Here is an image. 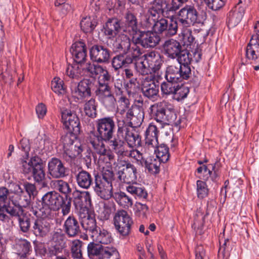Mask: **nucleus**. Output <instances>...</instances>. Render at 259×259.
Masks as SVG:
<instances>
[{
	"label": "nucleus",
	"mask_w": 259,
	"mask_h": 259,
	"mask_svg": "<svg viewBox=\"0 0 259 259\" xmlns=\"http://www.w3.org/2000/svg\"><path fill=\"white\" fill-rule=\"evenodd\" d=\"M115 127L113 117H106L98 120L97 128L98 135L91 133L87 139L88 143L91 145L94 153L101 155L106 154V149L103 141L108 142L110 147V142L114 137Z\"/></svg>",
	"instance_id": "obj_1"
},
{
	"label": "nucleus",
	"mask_w": 259,
	"mask_h": 259,
	"mask_svg": "<svg viewBox=\"0 0 259 259\" xmlns=\"http://www.w3.org/2000/svg\"><path fill=\"white\" fill-rule=\"evenodd\" d=\"M41 207L39 209L40 216L53 218L55 211L61 208L63 215H66L70 212L71 199L63 197L55 191L46 193L41 198Z\"/></svg>",
	"instance_id": "obj_2"
},
{
	"label": "nucleus",
	"mask_w": 259,
	"mask_h": 259,
	"mask_svg": "<svg viewBox=\"0 0 259 259\" xmlns=\"http://www.w3.org/2000/svg\"><path fill=\"white\" fill-rule=\"evenodd\" d=\"M114 180V173L111 169L104 170L101 175L95 174L92 186L96 194L104 200L110 199L113 196L112 183Z\"/></svg>",
	"instance_id": "obj_3"
},
{
	"label": "nucleus",
	"mask_w": 259,
	"mask_h": 259,
	"mask_svg": "<svg viewBox=\"0 0 259 259\" xmlns=\"http://www.w3.org/2000/svg\"><path fill=\"white\" fill-rule=\"evenodd\" d=\"M152 110H154V118L156 122L159 123L161 127L164 124H170L180 129L181 122L180 118L177 119V115L174 109L170 108L168 103L162 101L158 102L151 106Z\"/></svg>",
	"instance_id": "obj_4"
},
{
	"label": "nucleus",
	"mask_w": 259,
	"mask_h": 259,
	"mask_svg": "<svg viewBox=\"0 0 259 259\" xmlns=\"http://www.w3.org/2000/svg\"><path fill=\"white\" fill-rule=\"evenodd\" d=\"M158 131L157 125L150 123L145 132V145L149 148H153L156 158L162 163L166 162L169 158V148L165 144L158 146Z\"/></svg>",
	"instance_id": "obj_5"
},
{
	"label": "nucleus",
	"mask_w": 259,
	"mask_h": 259,
	"mask_svg": "<svg viewBox=\"0 0 259 259\" xmlns=\"http://www.w3.org/2000/svg\"><path fill=\"white\" fill-rule=\"evenodd\" d=\"M115 168L117 170V178L121 183L129 184L136 182L137 169L130 161L118 158Z\"/></svg>",
	"instance_id": "obj_6"
},
{
	"label": "nucleus",
	"mask_w": 259,
	"mask_h": 259,
	"mask_svg": "<svg viewBox=\"0 0 259 259\" xmlns=\"http://www.w3.org/2000/svg\"><path fill=\"white\" fill-rule=\"evenodd\" d=\"M87 251L90 258L96 256L99 259H119V254L116 248L109 246H104L94 242L88 244Z\"/></svg>",
	"instance_id": "obj_7"
},
{
	"label": "nucleus",
	"mask_w": 259,
	"mask_h": 259,
	"mask_svg": "<svg viewBox=\"0 0 259 259\" xmlns=\"http://www.w3.org/2000/svg\"><path fill=\"white\" fill-rule=\"evenodd\" d=\"M133 36L134 45L141 46L143 48H154L159 45L161 38L153 30H139Z\"/></svg>",
	"instance_id": "obj_8"
},
{
	"label": "nucleus",
	"mask_w": 259,
	"mask_h": 259,
	"mask_svg": "<svg viewBox=\"0 0 259 259\" xmlns=\"http://www.w3.org/2000/svg\"><path fill=\"white\" fill-rule=\"evenodd\" d=\"M142 54V49L139 46L134 45L132 53H121L114 57L112 61V66L116 70L122 67H127L132 64L134 60H137Z\"/></svg>",
	"instance_id": "obj_9"
},
{
	"label": "nucleus",
	"mask_w": 259,
	"mask_h": 259,
	"mask_svg": "<svg viewBox=\"0 0 259 259\" xmlns=\"http://www.w3.org/2000/svg\"><path fill=\"white\" fill-rule=\"evenodd\" d=\"M113 222L116 230L121 235L126 236L129 235L133 222L126 211L118 210L115 213Z\"/></svg>",
	"instance_id": "obj_10"
},
{
	"label": "nucleus",
	"mask_w": 259,
	"mask_h": 259,
	"mask_svg": "<svg viewBox=\"0 0 259 259\" xmlns=\"http://www.w3.org/2000/svg\"><path fill=\"white\" fill-rule=\"evenodd\" d=\"M117 125L116 134L110 142V148L113 152L122 147H125L124 137L131 131L129 122L126 123L123 119H117Z\"/></svg>",
	"instance_id": "obj_11"
},
{
	"label": "nucleus",
	"mask_w": 259,
	"mask_h": 259,
	"mask_svg": "<svg viewBox=\"0 0 259 259\" xmlns=\"http://www.w3.org/2000/svg\"><path fill=\"white\" fill-rule=\"evenodd\" d=\"M155 75L146 77L142 83L141 91L143 96L149 100L155 101L159 97V85L155 81Z\"/></svg>",
	"instance_id": "obj_12"
},
{
	"label": "nucleus",
	"mask_w": 259,
	"mask_h": 259,
	"mask_svg": "<svg viewBox=\"0 0 259 259\" xmlns=\"http://www.w3.org/2000/svg\"><path fill=\"white\" fill-rule=\"evenodd\" d=\"M49 217L40 216L34 222L32 231L35 236L38 238H44L48 236L51 231L52 224Z\"/></svg>",
	"instance_id": "obj_13"
},
{
	"label": "nucleus",
	"mask_w": 259,
	"mask_h": 259,
	"mask_svg": "<svg viewBox=\"0 0 259 259\" xmlns=\"http://www.w3.org/2000/svg\"><path fill=\"white\" fill-rule=\"evenodd\" d=\"M180 22L184 25H194L200 23L201 20L194 6L186 5L179 12Z\"/></svg>",
	"instance_id": "obj_14"
},
{
	"label": "nucleus",
	"mask_w": 259,
	"mask_h": 259,
	"mask_svg": "<svg viewBox=\"0 0 259 259\" xmlns=\"http://www.w3.org/2000/svg\"><path fill=\"white\" fill-rule=\"evenodd\" d=\"M111 88L109 84H98V88L95 91L96 95L107 108L113 107L116 102Z\"/></svg>",
	"instance_id": "obj_15"
},
{
	"label": "nucleus",
	"mask_w": 259,
	"mask_h": 259,
	"mask_svg": "<svg viewBox=\"0 0 259 259\" xmlns=\"http://www.w3.org/2000/svg\"><path fill=\"white\" fill-rule=\"evenodd\" d=\"M61 116L62 122L65 128L74 135L79 134L80 121L75 113L70 110L65 109L61 111Z\"/></svg>",
	"instance_id": "obj_16"
},
{
	"label": "nucleus",
	"mask_w": 259,
	"mask_h": 259,
	"mask_svg": "<svg viewBox=\"0 0 259 259\" xmlns=\"http://www.w3.org/2000/svg\"><path fill=\"white\" fill-rule=\"evenodd\" d=\"M179 63L168 65L166 69L165 78L167 81L174 83L181 82L184 79H188L191 74L187 72L184 74V70Z\"/></svg>",
	"instance_id": "obj_17"
},
{
	"label": "nucleus",
	"mask_w": 259,
	"mask_h": 259,
	"mask_svg": "<svg viewBox=\"0 0 259 259\" xmlns=\"http://www.w3.org/2000/svg\"><path fill=\"white\" fill-rule=\"evenodd\" d=\"M48 168L49 175L54 179H62L67 177L68 175V168L58 158H51L48 162Z\"/></svg>",
	"instance_id": "obj_18"
},
{
	"label": "nucleus",
	"mask_w": 259,
	"mask_h": 259,
	"mask_svg": "<svg viewBox=\"0 0 259 259\" xmlns=\"http://www.w3.org/2000/svg\"><path fill=\"white\" fill-rule=\"evenodd\" d=\"M245 56L246 59L242 60L241 64L246 65L251 62H248V60L255 61L259 60V36L256 34L252 35L250 41L246 48Z\"/></svg>",
	"instance_id": "obj_19"
},
{
	"label": "nucleus",
	"mask_w": 259,
	"mask_h": 259,
	"mask_svg": "<svg viewBox=\"0 0 259 259\" xmlns=\"http://www.w3.org/2000/svg\"><path fill=\"white\" fill-rule=\"evenodd\" d=\"M110 53L107 47L102 45H94L90 50L91 59L98 63H107L110 57Z\"/></svg>",
	"instance_id": "obj_20"
},
{
	"label": "nucleus",
	"mask_w": 259,
	"mask_h": 259,
	"mask_svg": "<svg viewBox=\"0 0 259 259\" xmlns=\"http://www.w3.org/2000/svg\"><path fill=\"white\" fill-rule=\"evenodd\" d=\"M62 227L64 233L69 238H75L81 233L80 223L72 215H69L65 220Z\"/></svg>",
	"instance_id": "obj_21"
},
{
	"label": "nucleus",
	"mask_w": 259,
	"mask_h": 259,
	"mask_svg": "<svg viewBox=\"0 0 259 259\" xmlns=\"http://www.w3.org/2000/svg\"><path fill=\"white\" fill-rule=\"evenodd\" d=\"M15 192L12 196H9V199L13 204L19 208L26 207L30 203V197L21 188L19 185H15Z\"/></svg>",
	"instance_id": "obj_22"
},
{
	"label": "nucleus",
	"mask_w": 259,
	"mask_h": 259,
	"mask_svg": "<svg viewBox=\"0 0 259 259\" xmlns=\"http://www.w3.org/2000/svg\"><path fill=\"white\" fill-rule=\"evenodd\" d=\"M126 117L130 120L132 127H139L144 120V112L140 106H133L126 113Z\"/></svg>",
	"instance_id": "obj_23"
},
{
	"label": "nucleus",
	"mask_w": 259,
	"mask_h": 259,
	"mask_svg": "<svg viewBox=\"0 0 259 259\" xmlns=\"http://www.w3.org/2000/svg\"><path fill=\"white\" fill-rule=\"evenodd\" d=\"M104 34L108 39H113L121 31V22L117 18L108 19L103 26Z\"/></svg>",
	"instance_id": "obj_24"
},
{
	"label": "nucleus",
	"mask_w": 259,
	"mask_h": 259,
	"mask_svg": "<svg viewBox=\"0 0 259 259\" xmlns=\"http://www.w3.org/2000/svg\"><path fill=\"white\" fill-rule=\"evenodd\" d=\"M70 52L75 63L83 64L87 60V51L85 44L83 41H77L73 44Z\"/></svg>",
	"instance_id": "obj_25"
},
{
	"label": "nucleus",
	"mask_w": 259,
	"mask_h": 259,
	"mask_svg": "<svg viewBox=\"0 0 259 259\" xmlns=\"http://www.w3.org/2000/svg\"><path fill=\"white\" fill-rule=\"evenodd\" d=\"M31 162L33 163L31 173L34 181L38 184L43 182L45 180L46 173L42 159L38 156H34Z\"/></svg>",
	"instance_id": "obj_26"
},
{
	"label": "nucleus",
	"mask_w": 259,
	"mask_h": 259,
	"mask_svg": "<svg viewBox=\"0 0 259 259\" xmlns=\"http://www.w3.org/2000/svg\"><path fill=\"white\" fill-rule=\"evenodd\" d=\"M162 47L165 54L168 58L171 59H176L183 49L181 43L172 38L166 40L163 44Z\"/></svg>",
	"instance_id": "obj_27"
},
{
	"label": "nucleus",
	"mask_w": 259,
	"mask_h": 259,
	"mask_svg": "<svg viewBox=\"0 0 259 259\" xmlns=\"http://www.w3.org/2000/svg\"><path fill=\"white\" fill-rule=\"evenodd\" d=\"M114 152L117 155L118 158L123 157H131L135 159L142 166H144V162L145 158L147 157L146 155L141 153L138 150H128L126 145L125 147H122L119 149L115 150Z\"/></svg>",
	"instance_id": "obj_28"
},
{
	"label": "nucleus",
	"mask_w": 259,
	"mask_h": 259,
	"mask_svg": "<svg viewBox=\"0 0 259 259\" xmlns=\"http://www.w3.org/2000/svg\"><path fill=\"white\" fill-rule=\"evenodd\" d=\"M92 82L89 79L80 81L73 92L74 96L78 100H83L86 97L91 96Z\"/></svg>",
	"instance_id": "obj_29"
},
{
	"label": "nucleus",
	"mask_w": 259,
	"mask_h": 259,
	"mask_svg": "<svg viewBox=\"0 0 259 259\" xmlns=\"http://www.w3.org/2000/svg\"><path fill=\"white\" fill-rule=\"evenodd\" d=\"M177 62L175 63H179L184 70V74L187 72L191 74V69L190 65L193 61L192 55L186 49H182L181 53L177 57Z\"/></svg>",
	"instance_id": "obj_30"
},
{
	"label": "nucleus",
	"mask_w": 259,
	"mask_h": 259,
	"mask_svg": "<svg viewBox=\"0 0 259 259\" xmlns=\"http://www.w3.org/2000/svg\"><path fill=\"white\" fill-rule=\"evenodd\" d=\"M133 47L134 45L131 47V40L126 35H120L116 39L115 48L117 51L128 54L132 53Z\"/></svg>",
	"instance_id": "obj_31"
},
{
	"label": "nucleus",
	"mask_w": 259,
	"mask_h": 259,
	"mask_svg": "<svg viewBox=\"0 0 259 259\" xmlns=\"http://www.w3.org/2000/svg\"><path fill=\"white\" fill-rule=\"evenodd\" d=\"M143 57L147 60L153 74L160 69L162 64V60L160 55L155 51L148 52L144 54Z\"/></svg>",
	"instance_id": "obj_32"
},
{
	"label": "nucleus",
	"mask_w": 259,
	"mask_h": 259,
	"mask_svg": "<svg viewBox=\"0 0 259 259\" xmlns=\"http://www.w3.org/2000/svg\"><path fill=\"white\" fill-rule=\"evenodd\" d=\"M72 197H70L71 202L73 201L76 209L83 207L84 201L91 200L90 193L88 191H80L75 190L72 192Z\"/></svg>",
	"instance_id": "obj_33"
},
{
	"label": "nucleus",
	"mask_w": 259,
	"mask_h": 259,
	"mask_svg": "<svg viewBox=\"0 0 259 259\" xmlns=\"http://www.w3.org/2000/svg\"><path fill=\"white\" fill-rule=\"evenodd\" d=\"M78 185L83 189H88L94 183V178L91 175L84 170H81L75 176Z\"/></svg>",
	"instance_id": "obj_34"
},
{
	"label": "nucleus",
	"mask_w": 259,
	"mask_h": 259,
	"mask_svg": "<svg viewBox=\"0 0 259 259\" xmlns=\"http://www.w3.org/2000/svg\"><path fill=\"white\" fill-rule=\"evenodd\" d=\"M80 224L83 229L91 233L92 234L97 229L96 220L95 217L92 216L87 212V214H83V216L80 215Z\"/></svg>",
	"instance_id": "obj_35"
},
{
	"label": "nucleus",
	"mask_w": 259,
	"mask_h": 259,
	"mask_svg": "<svg viewBox=\"0 0 259 259\" xmlns=\"http://www.w3.org/2000/svg\"><path fill=\"white\" fill-rule=\"evenodd\" d=\"M15 248L17 254L20 257L25 258L31 251V245L30 242L27 240L21 239L16 241Z\"/></svg>",
	"instance_id": "obj_36"
},
{
	"label": "nucleus",
	"mask_w": 259,
	"mask_h": 259,
	"mask_svg": "<svg viewBox=\"0 0 259 259\" xmlns=\"http://www.w3.org/2000/svg\"><path fill=\"white\" fill-rule=\"evenodd\" d=\"M125 25L128 31L134 35L138 33L140 29L138 28V20L136 15L131 11H127L125 15Z\"/></svg>",
	"instance_id": "obj_37"
},
{
	"label": "nucleus",
	"mask_w": 259,
	"mask_h": 259,
	"mask_svg": "<svg viewBox=\"0 0 259 259\" xmlns=\"http://www.w3.org/2000/svg\"><path fill=\"white\" fill-rule=\"evenodd\" d=\"M92 237L94 241L101 244H108L112 240L110 234L106 230L100 228L96 229Z\"/></svg>",
	"instance_id": "obj_38"
},
{
	"label": "nucleus",
	"mask_w": 259,
	"mask_h": 259,
	"mask_svg": "<svg viewBox=\"0 0 259 259\" xmlns=\"http://www.w3.org/2000/svg\"><path fill=\"white\" fill-rule=\"evenodd\" d=\"M162 162L157 158L151 156H147L144 162V166L152 174H156L159 172L160 165Z\"/></svg>",
	"instance_id": "obj_39"
},
{
	"label": "nucleus",
	"mask_w": 259,
	"mask_h": 259,
	"mask_svg": "<svg viewBox=\"0 0 259 259\" xmlns=\"http://www.w3.org/2000/svg\"><path fill=\"white\" fill-rule=\"evenodd\" d=\"M82 151L81 146L72 145L63 148L62 156L67 161H71Z\"/></svg>",
	"instance_id": "obj_40"
},
{
	"label": "nucleus",
	"mask_w": 259,
	"mask_h": 259,
	"mask_svg": "<svg viewBox=\"0 0 259 259\" xmlns=\"http://www.w3.org/2000/svg\"><path fill=\"white\" fill-rule=\"evenodd\" d=\"M124 142L127 143L130 147L133 148L141 146V137L138 132L135 130H131L124 137Z\"/></svg>",
	"instance_id": "obj_41"
},
{
	"label": "nucleus",
	"mask_w": 259,
	"mask_h": 259,
	"mask_svg": "<svg viewBox=\"0 0 259 259\" xmlns=\"http://www.w3.org/2000/svg\"><path fill=\"white\" fill-rule=\"evenodd\" d=\"M126 190L135 197H138L139 198L145 199L148 195L145 189L140 184L135 182L126 187Z\"/></svg>",
	"instance_id": "obj_42"
},
{
	"label": "nucleus",
	"mask_w": 259,
	"mask_h": 259,
	"mask_svg": "<svg viewBox=\"0 0 259 259\" xmlns=\"http://www.w3.org/2000/svg\"><path fill=\"white\" fill-rule=\"evenodd\" d=\"M119 205L124 208H128L133 205V200L124 192L120 191L113 193L112 197Z\"/></svg>",
	"instance_id": "obj_43"
},
{
	"label": "nucleus",
	"mask_w": 259,
	"mask_h": 259,
	"mask_svg": "<svg viewBox=\"0 0 259 259\" xmlns=\"http://www.w3.org/2000/svg\"><path fill=\"white\" fill-rule=\"evenodd\" d=\"M52 183L55 189L59 191L62 194L65 195L64 197L70 198L69 194L71 193L72 189L69 184L62 180H57L52 181Z\"/></svg>",
	"instance_id": "obj_44"
},
{
	"label": "nucleus",
	"mask_w": 259,
	"mask_h": 259,
	"mask_svg": "<svg viewBox=\"0 0 259 259\" xmlns=\"http://www.w3.org/2000/svg\"><path fill=\"white\" fill-rule=\"evenodd\" d=\"M178 30V24L176 19L168 18L167 25L165 27L163 34L167 37H172L177 33Z\"/></svg>",
	"instance_id": "obj_45"
},
{
	"label": "nucleus",
	"mask_w": 259,
	"mask_h": 259,
	"mask_svg": "<svg viewBox=\"0 0 259 259\" xmlns=\"http://www.w3.org/2000/svg\"><path fill=\"white\" fill-rule=\"evenodd\" d=\"M20 230L24 233H28L31 227L30 214L27 215L24 213L18 219Z\"/></svg>",
	"instance_id": "obj_46"
},
{
	"label": "nucleus",
	"mask_w": 259,
	"mask_h": 259,
	"mask_svg": "<svg viewBox=\"0 0 259 259\" xmlns=\"http://www.w3.org/2000/svg\"><path fill=\"white\" fill-rule=\"evenodd\" d=\"M96 25L97 22L92 20L90 17L82 18L80 23L81 29L84 33L92 32Z\"/></svg>",
	"instance_id": "obj_47"
},
{
	"label": "nucleus",
	"mask_w": 259,
	"mask_h": 259,
	"mask_svg": "<svg viewBox=\"0 0 259 259\" xmlns=\"http://www.w3.org/2000/svg\"><path fill=\"white\" fill-rule=\"evenodd\" d=\"M126 89L129 96L136 94L141 90L140 84L137 78L129 80L126 84Z\"/></svg>",
	"instance_id": "obj_48"
},
{
	"label": "nucleus",
	"mask_w": 259,
	"mask_h": 259,
	"mask_svg": "<svg viewBox=\"0 0 259 259\" xmlns=\"http://www.w3.org/2000/svg\"><path fill=\"white\" fill-rule=\"evenodd\" d=\"M52 90L58 95H63L66 92L64 81L59 77H55L51 82Z\"/></svg>",
	"instance_id": "obj_49"
},
{
	"label": "nucleus",
	"mask_w": 259,
	"mask_h": 259,
	"mask_svg": "<svg viewBox=\"0 0 259 259\" xmlns=\"http://www.w3.org/2000/svg\"><path fill=\"white\" fill-rule=\"evenodd\" d=\"M82 244V242L78 239L74 240L72 241L71 253L74 258L78 259L82 258V253L81 249Z\"/></svg>",
	"instance_id": "obj_50"
},
{
	"label": "nucleus",
	"mask_w": 259,
	"mask_h": 259,
	"mask_svg": "<svg viewBox=\"0 0 259 259\" xmlns=\"http://www.w3.org/2000/svg\"><path fill=\"white\" fill-rule=\"evenodd\" d=\"M84 111L87 115L90 117H95L97 115V104L94 99H91L84 106Z\"/></svg>",
	"instance_id": "obj_51"
},
{
	"label": "nucleus",
	"mask_w": 259,
	"mask_h": 259,
	"mask_svg": "<svg viewBox=\"0 0 259 259\" xmlns=\"http://www.w3.org/2000/svg\"><path fill=\"white\" fill-rule=\"evenodd\" d=\"M168 18L161 17L158 19L153 24L151 25L150 28H152L153 30L156 32L158 35L163 34L165 27L167 25V20Z\"/></svg>",
	"instance_id": "obj_52"
},
{
	"label": "nucleus",
	"mask_w": 259,
	"mask_h": 259,
	"mask_svg": "<svg viewBox=\"0 0 259 259\" xmlns=\"http://www.w3.org/2000/svg\"><path fill=\"white\" fill-rule=\"evenodd\" d=\"M179 83L164 81L161 84V90L163 94L166 95L174 94L176 92Z\"/></svg>",
	"instance_id": "obj_53"
},
{
	"label": "nucleus",
	"mask_w": 259,
	"mask_h": 259,
	"mask_svg": "<svg viewBox=\"0 0 259 259\" xmlns=\"http://www.w3.org/2000/svg\"><path fill=\"white\" fill-rule=\"evenodd\" d=\"M148 17L146 18V22L147 24L146 28H149L151 27V25L153 24L158 19H159L161 17H160L159 13L156 12L154 9L150 8L148 11Z\"/></svg>",
	"instance_id": "obj_54"
},
{
	"label": "nucleus",
	"mask_w": 259,
	"mask_h": 259,
	"mask_svg": "<svg viewBox=\"0 0 259 259\" xmlns=\"http://www.w3.org/2000/svg\"><path fill=\"white\" fill-rule=\"evenodd\" d=\"M98 75H100L98 77V84H109L110 82L111 81L112 77L106 69L102 66L98 73Z\"/></svg>",
	"instance_id": "obj_55"
},
{
	"label": "nucleus",
	"mask_w": 259,
	"mask_h": 259,
	"mask_svg": "<svg viewBox=\"0 0 259 259\" xmlns=\"http://www.w3.org/2000/svg\"><path fill=\"white\" fill-rule=\"evenodd\" d=\"M33 156L32 157L28 162L23 159H21L19 162V167L21 171L25 174H29L31 172L33 168V163H31Z\"/></svg>",
	"instance_id": "obj_56"
},
{
	"label": "nucleus",
	"mask_w": 259,
	"mask_h": 259,
	"mask_svg": "<svg viewBox=\"0 0 259 259\" xmlns=\"http://www.w3.org/2000/svg\"><path fill=\"white\" fill-rule=\"evenodd\" d=\"M6 208V211L12 217H16L18 219L20 217L22 216L25 212L22 208L19 207H13L9 205L4 204Z\"/></svg>",
	"instance_id": "obj_57"
},
{
	"label": "nucleus",
	"mask_w": 259,
	"mask_h": 259,
	"mask_svg": "<svg viewBox=\"0 0 259 259\" xmlns=\"http://www.w3.org/2000/svg\"><path fill=\"white\" fill-rule=\"evenodd\" d=\"M197 196L200 198H203L207 196L208 189L205 182L200 180L197 181Z\"/></svg>",
	"instance_id": "obj_58"
},
{
	"label": "nucleus",
	"mask_w": 259,
	"mask_h": 259,
	"mask_svg": "<svg viewBox=\"0 0 259 259\" xmlns=\"http://www.w3.org/2000/svg\"><path fill=\"white\" fill-rule=\"evenodd\" d=\"M64 238L65 237L63 234L60 235L59 239L61 241V242L59 243V246L55 245L49 248L50 256L57 255V254L61 252L62 249L65 247Z\"/></svg>",
	"instance_id": "obj_59"
},
{
	"label": "nucleus",
	"mask_w": 259,
	"mask_h": 259,
	"mask_svg": "<svg viewBox=\"0 0 259 259\" xmlns=\"http://www.w3.org/2000/svg\"><path fill=\"white\" fill-rule=\"evenodd\" d=\"M151 5V8L161 14H163L167 5L165 0H154Z\"/></svg>",
	"instance_id": "obj_60"
},
{
	"label": "nucleus",
	"mask_w": 259,
	"mask_h": 259,
	"mask_svg": "<svg viewBox=\"0 0 259 259\" xmlns=\"http://www.w3.org/2000/svg\"><path fill=\"white\" fill-rule=\"evenodd\" d=\"M182 39L185 45H191L194 40L192 31L190 29H185L181 33Z\"/></svg>",
	"instance_id": "obj_61"
},
{
	"label": "nucleus",
	"mask_w": 259,
	"mask_h": 259,
	"mask_svg": "<svg viewBox=\"0 0 259 259\" xmlns=\"http://www.w3.org/2000/svg\"><path fill=\"white\" fill-rule=\"evenodd\" d=\"M205 2L208 9L218 11L224 7L226 0H205Z\"/></svg>",
	"instance_id": "obj_62"
},
{
	"label": "nucleus",
	"mask_w": 259,
	"mask_h": 259,
	"mask_svg": "<svg viewBox=\"0 0 259 259\" xmlns=\"http://www.w3.org/2000/svg\"><path fill=\"white\" fill-rule=\"evenodd\" d=\"M101 67L99 65H95L91 62H89L84 65L82 69L90 73L91 76H97Z\"/></svg>",
	"instance_id": "obj_63"
},
{
	"label": "nucleus",
	"mask_w": 259,
	"mask_h": 259,
	"mask_svg": "<svg viewBox=\"0 0 259 259\" xmlns=\"http://www.w3.org/2000/svg\"><path fill=\"white\" fill-rule=\"evenodd\" d=\"M189 92V89L184 85H180L178 84L176 91L174 94L176 95V99L178 101L182 100L187 97Z\"/></svg>",
	"instance_id": "obj_64"
}]
</instances>
